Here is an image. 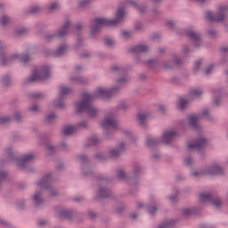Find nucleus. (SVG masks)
Segmentation results:
<instances>
[{"instance_id": "nucleus-1", "label": "nucleus", "mask_w": 228, "mask_h": 228, "mask_svg": "<svg viewBox=\"0 0 228 228\" xmlns=\"http://www.w3.org/2000/svg\"><path fill=\"white\" fill-rule=\"evenodd\" d=\"M119 90L120 87L115 86L109 90L99 88L93 94L88 93L82 94L81 101L75 103L77 113L86 112L91 118H95L99 110L95 106L92 105V101L96 99V97H101L102 99H111L113 94H117Z\"/></svg>"}, {"instance_id": "nucleus-2", "label": "nucleus", "mask_w": 228, "mask_h": 228, "mask_svg": "<svg viewBox=\"0 0 228 228\" xmlns=\"http://www.w3.org/2000/svg\"><path fill=\"white\" fill-rule=\"evenodd\" d=\"M124 7H119L116 12L115 19L113 20H107L104 18H96L94 20V25L91 26V37H95V34L102 26H115L118 24V22H122L124 19Z\"/></svg>"}, {"instance_id": "nucleus-3", "label": "nucleus", "mask_w": 228, "mask_h": 228, "mask_svg": "<svg viewBox=\"0 0 228 228\" xmlns=\"http://www.w3.org/2000/svg\"><path fill=\"white\" fill-rule=\"evenodd\" d=\"M142 174V166L138 163H134L133 166L132 175L126 176V173L122 169L117 171L118 179H126L131 184V186H138V178Z\"/></svg>"}, {"instance_id": "nucleus-4", "label": "nucleus", "mask_w": 228, "mask_h": 228, "mask_svg": "<svg viewBox=\"0 0 228 228\" xmlns=\"http://www.w3.org/2000/svg\"><path fill=\"white\" fill-rule=\"evenodd\" d=\"M51 77V68L49 66H43L40 69H34L31 76L26 79L23 85H33L37 81H45Z\"/></svg>"}, {"instance_id": "nucleus-5", "label": "nucleus", "mask_w": 228, "mask_h": 228, "mask_svg": "<svg viewBox=\"0 0 228 228\" xmlns=\"http://www.w3.org/2000/svg\"><path fill=\"white\" fill-rule=\"evenodd\" d=\"M110 179L106 176L98 175L96 177V184L98 186L97 198L98 199H110L112 196L111 190L108 189L107 184Z\"/></svg>"}, {"instance_id": "nucleus-6", "label": "nucleus", "mask_w": 228, "mask_h": 228, "mask_svg": "<svg viewBox=\"0 0 228 228\" xmlns=\"http://www.w3.org/2000/svg\"><path fill=\"white\" fill-rule=\"evenodd\" d=\"M5 154H7L10 161H15L17 167H19V168H22L23 170L26 168V165H28V163L35 159V155L32 153L27 154L21 159L15 157L12 147H9L5 150Z\"/></svg>"}, {"instance_id": "nucleus-7", "label": "nucleus", "mask_w": 228, "mask_h": 228, "mask_svg": "<svg viewBox=\"0 0 228 228\" xmlns=\"http://www.w3.org/2000/svg\"><path fill=\"white\" fill-rule=\"evenodd\" d=\"M203 117H207V120L208 122H213L214 118L213 116L209 115V110L208 109H205L203 112L197 116H189L187 118L188 124L190 126L191 129H193L194 131H199L200 129V126H199V120L202 118Z\"/></svg>"}, {"instance_id": "nucleus-8", "label": "nucleus", "mask_w": 228, "mask_h": 228, "mask_svg": "<svg viewBox=\"0 0 228 228\" xmlns=\"http://www.w3.org/2000/svg\"><path fill=\"white\" fill-rule=\"evenodd\" d=\"M228 13V6H221L219 7V12L216 15L213 12L208 11L206 12V19L209 22H224L225 20V14Z\"/></svg>"}, {"instance_id": "nucleus-9", "label": "nucleus", "mask_w": 228, "mask_h": 228, "mask_svg": "<svg viewBox=\"0 0 228 228\" xmlns=\"http://www.w3.org/2000/svg\"><path fill=\"white\" fill-rule=\"evenodd\" d=\"M69 28H70V20H68L62 25L61 29L58 30L55 34L45 35L44 37L45 42H51V40H53V38H56V37L63 38V37L69 33Z\"/></svg>"}, {"instance_id": "nucleus-10", "label": "nucleus", "mask_w": 228, "mask_h": 228, "mask_svg": "<svg viewBox=\"0 0 228 228\" xmlns=\"http://www.w3.org/2000/svg\"><path fill=\"white\" fill-rule=\"evenodd\" d=\"M77 159H78V162L82 165L81 170L83 175H85L86 177L93 175L94 171L92 170V167H90L88 165L90 163L88 158L86 155H78L77 156Z\"/></svg>"}, {"instance_id": "nucleus-11", "label": "nucleus", "mask_w": 228, "mask_h": 228, "mask_svg": "<svg viewBox=\"0 0 228 228\" xmlns=\"http://www.w3.org/2000/svg\"><path fill=\"white\" fill-rule=\"evenodd\" d=\"M52 175H53L51 173L46 174L45 177L37 183V184L41 188V190H49L50 197H56V195H58V192L53 190V188L51 187V183H49V179H51Z\"/></svg>"}, {"instance_id": "nucleus-12", "label": "nucleus", "mask_w": 228, "mask_h": 228, "mask_svg": "<svg viewBox=\"0 0 228 228\" xmlns=\"http://www.w3.org/2000/svg\"><path fill=\"white\" fill-rule=\"evenodd\" d=\"M200 200L201 202H211V205L217 208V209L222 208V201L220 200V198H213L211 194L201 193L200 194Z\"/></svg>"}, {"instance_id": "nucleus-13", "label": "nucleus", "mask_w": 228, "mask_h": 228, "mask_svg": "<svg viewBox=\"0 0 228 228\" xmlns=\"http://www.w3.org/2000/svg\"><path fill=\"white\" fill-rule=\"evenodd\" d=\"M0 56H2L0 59V63L2 67H6V65H10V63H12L13 60L19 58V54L17 53H14L8 58L4 57V46L1 43H0Z\"/></svg>"}, {"instance_id": "nucleus-14", "label": "nucleus", "mask_w": 228, "mask_h": 228, "mask_svg": "<svg viewBox=\"0 0 228 228\" xmlns=\"http://www.w3.org/2000/svg\"><path fill=\"white\" fill-rule=\"evenodd\" d=\"M208 143V139L204 137L198 138L192 143L188 144V149L191 151H203Z\"/></svg>"}, {"instance_id": "nucleus-15", "label": "nucleus", "mask_w": 228, "mask_h": 228, "mask_svg": "<svg viewBox=\"0 0 228 228\" xmlns=\"http://www.w3.org/2000/svg\"><path fill=\"white\" fill-rule=\"evenodd\" d=\"M185 35H186L187 38H190V40H191V42H193L194 47H196L197 49H199V47H200V33L194 32L192 30H187L185 32Z\"/></svg>"}, {"instance_id": "nucleus-16", "label": "nucleus", "mask_w": 228, "mask_h": 228, "mask_svg": "<svg viewBox=\"0 0 228 228\" xmlns=\"http://www.w3.org/2000/svg\"><path fill=\"white\" fill-rule=\"evenodd\" d=\"M206 175H224V167L215 164L204 170Z\"/></svg>"}, {"instance_id": "nucleus-17", "label": "nucleus", "mask_w": 228, "mask_h": 228, "mask_svg": "<svg viewBox=\"0 0 228 228\" xmlns=\"http://www.w3.org/2000/svg\"><path fill=\"white\" fill-rule=\"evenodd\" d=\"M176 136H177V133H175V131L167 130L164 132L162 135V140H160V142L165 145H170V142H172V140H174V138H175Z\"/></svg>"}, {"instance_id": "nucleus-18", "label": "nucleus", "mask_w": 228, "mask_h": 228, "mask_svg": "<svg viewBox=\"0 0 228 228\" xmlns=\"http://www.w3.org/2000/svg\"><path fill=\"white\" fill-rule=\"evenodd\" d=\"M111 72H118V74H122L123 77L117 79V83H127V77L126 76V69L124 68H120L118 66L110 67Z\"/></svg>"}, {"instance_id": "nucleus-19", "label": "nucleus", "mask_w": 228, "mask_h": 228, "mask_svg": "<svg viewBox=\"0 0 228 228\" xmlns=\"http://www.w3.org/2000/svg\"><path fill=\"white\" fill-rule=\"evenodd\" d=\"M74 215H76V212L74 210L62 208L59 211V218L66 220H72L74 218Z\"/></svg>"}, {"instance_id": "nucleus-20", "label": "nucleus", "mask_w": 228, "mask_h": 228, "mask_svg": "<svg viewBox=\"0 0 228 228\" xmlns=\"http://www.w3.org/2000/svg\"><path fill=\"white\" fill-rule=\"evenodd\" d=\"M124 151H126V143L120 142L118 148L110 150V158H118Z\"/></svg>"}, {"instance_id": "nucleus-21", "label": "nucleus", "mask_w": 228, "mask_h": 228, "mask_svg": "<svg viewBox=\"0 0 228 228\" xmlns=\"http://www.w3.org/2000/svg\"><path fill=\"white\" fill-rule=\"evenodd\" d=\"M145 143L150 149H155V147H158V145H159V143H162V142H161V140L156 137L148 136L146 138Z\"/></svg>"}, {"instance_id": "nucleus-22", "label": "nucleus", "mask_w": 228, "mask_h": 228, "mask_svg": "<svg viewBox=\"0 0 228 228\" xmlns=\"http://www.w3.org/2000/svg\"><path fill=\"white\" fill-rule=\"evenodd\" d=\"M35 208H40L44 204V200H42V191H37L32 197Z\"/></svg>"}, {"instance_id": "nucleus-23", "label": "nucleus", "mask_w": 228, "mask_h": 228, "mask_svg": "<svg viewBox=\"0 0 228 228\" xmlns=\"http://www.w3.org/2000/svg\"><path fill=\"white\" fill-rule=\"evenodd\" d=\"M130 53H147L149 51V46L145 45H138L133 46L129 49Z\"/></svg>"}, {"instance_id": "nucleus-24", "label": "nucleus", "mask_w": 228, "mask_h": 228, "mask_svg": "<svg viewBox=\"0 0 228 228\" xmlns=\"http://www.w3.org/2000/svg\"><path fill=\"white\" fill-rule=\"evenodd\" d=\"M149 117H151L149 113L137 114V121L139 122V126L141 127H145V122H147V118H149Z\"/></svg>"}, {"instance_id": "nucleus-25", "label": "nucleus", "mask_w": 228, "mask_h": 228, "mask_svg": "<svg viewBox=\"0 0 228 228\" xmlns=\"http://www.w3.org/2000/svg\"><path fill=\"white\" fill-rule=\"evenodd\" d=\"M102 127H103L105 131L108 130V127H114V129H117V124L113 119L107 118L104 121H102Z\"/></svg>"}, {"instance_id": "nucleus-26", "label": "nucleus", "mask_w": 228, "mask_h": 228, "mask_svg": "<svg viewBox=\"0 0 228 228\" xmlns=\"http://www.w3.org/2000/svg\"><path fill=\"white\" fill-rule=\"evenodd\" d=\"M159 208V205L156 203H151L146 206V210L151 216H154L156 215V211Z\"/></svg>"}, {"instance_id": "nucleus-27", "label": "nucleus", "mask_w": 228, "mask_h": 228, "mask_svg": "<svg viewBox=\"0 0 228 228\" xmlns=\"http://www.w3.org/2000/svg\"><path fill=\"white\" fill-rule=\"evenodd\" d=\"M56 118H57L56 114L49 113V114L45 116L44 122L47 126H53V124H54V120H56Z\"/></svg>"}, {"instance_id": "nucleus-28", "label": "nucleus", "mask_w": 228, "mask_h": 228, "mask_svg": "<svg viewBox=\"0 0 228 228\" xmlns=\"http://www.w3.org/2000/svg\"><path fill=\"white\" fill-rule=\"evenodd\" d=\"M70 81L73 83H78V85H88V78L81 76L70 77Z\"/></svg>"}, {"instance_id": "nucleus-29", "label": "nucleus", "mask_w": 228, "mask_h": 228, "mask_svg": "<svg viewBox=\"0 0 228 228\" xmlns=\"http://www.w3.org/2000/svg\"><path fill=\"white\" fill-rule=\"evenodd\" d=\"M199 213V208L194 207L191 208H183L182 209V215L183 216H190L191 215H197Z\"/></svg>"}, {"instance_id": "nucleus-30", "label": "nucleus", "mask_w": 228, "mask_h": 228, "mask_svg": "<svg viewBox=\"0 0 228 228\" xmlns=\"http://www.w3.org/2000/svg\"><path fill=\"white\" fill-rule=\"evenodd\" d=\"M67 52V45H62L57 48V50L54 52V56L56 58H61L63 54Z\"/></svg>"}, {"instance_id": "nucleus-31", "label": "nucleus", "mask_w": 228, "mask_h": 228, "mask_svg": "<svg viewBox=\"0 0 228 228\" xmlns=\"http://www.w3.org/2000/svg\"><path fill=\"white\" fill-rule=\"evenodd\" d=\"M100 142H101V140H99V138L95 136H92L87 139V143L86 144V147L95 146V145H98V143Z\"/></svg>"}, {"instance_id": "nucleus-32", "label": "nucleus", "mask_w": 228, "mask_h": 228, "mask_svg": "<svg viewBox=\"0 0 228 228\" xmlns=\"http://www.w3.org/2000/svg\"><path fill=\"white\" fill-rule=\"evenodd\" d=\"M74 131H76V126H66L62 129V134H63V136H69V135L72 134Z\"/></svg>"}, {"instance_id": "nucleus-33", "label": "nucleus", "mask_w": 228, "mask_h": 228, "mask_svg": "<svg viewBox=\"0 0 228 228\" xmlns=\"http://www.w3.org/2000/svg\"><path fill=\"white\" fill-rule=\"evenodd\" d=\"M129 4H132L134 6V8H136V10H138L139 12L141 13H145V10H147V6L145 5H138V4H136V2L130 0Z\"/></svg>"}, {"instance_id": "nucleus-34", "label": "nucleus", "mask_w": 228, "mask_h": 228, "mask_svg": "<svg viewBox=\"0 0 228 228\" xmlns=\"http://www.w3.org/2000/svg\"><path fill=\"white\" fill-rule=\"evenodd\" d=\"M60 92H61V94H60L59 97H61V98H64L65 95H69V94H70V92H72V89H70V87L61 86Z\"/></svg>"}, {"instance_id": "nucleus-35", "label": "nucleus", "mask_w": 228, "mask_h": 228, "mask_svg": "<svg viewBox=\"0 0 228 228\" xmlns=\"http://www.w3.org/2000/svg\"><path fill=\"white\" fill-rule=\"evenodd\" d=\"M147 64L150 69H158L159 67V60L158 59H151L147 61Z\"/></svg>"}, {"instance_id": "nucleus-36", "label": "nucleus", "mask_w": 228, "mask_h": 228, "mask_svg": "<svg viewBox=\"0 0 228 228\" xmlns=\"http://www.w3.org/2000/svg\"><path fill=\"white\" fill-rule=\"evenodd\" d=\"M10 75H4L1 78V84L3 86H10L11 85Z\"/></svg>"}, {"instance_id": "nucleus-37", "label": "nucleus", "mask_w": 228, "mask_h": 228, "mask_svg": "<svg viewBox=\"0 0 228 228\" xmlns=\"http://www.w3.org/2000/svg\"><path fill=\"white\" fill-rule=\"evenodd\" d=\"M202 94L203 92L200 89H192L189 91V95H191V97H200Z\"/></svg>"}, {"instance_id": "nucleus-38", "label": "nucleus", "mask_w": 228, "mask_h": 228, "mask_svg": "<svg viewBox=\"0 0 228 228\" xmlns=\"http://www.w3.org/2000/svg\"><path fill=\"white\" fill-rule=\"evenodd\" d=\"M40 12L39 6H33L30 9L27 10V15H37Z\"/></svg>"}, {"instance_id": "nucleus-39", "label": "nucleus", "mask_w": 228, "mask_h": 228, "mask_svg": "<svg viewBox=\"0 0 228 228\" xmlns=\"http://www.w3.org/2000/svg\"><path fill=\"white\" fill-rule=\"evenodd\" d=\"M63 99L61 96H59L57 100L53 102V104L56 108H65V103L63 102Z\"/></svg>"}, {"instance_id": "nucleus-40", "label": "nucleus", "mask_w": 228, "mask_h": 228, "mask_svg": "<svg viewBox=\"0 0 228 228\" xmlns=\"http://www.w3.org/2000/svg\"><path fill=\"white\" fill-rule=\"evenodd\" d=\"M90 3H92V0H82L79 2L78 6L81 10H86V8L90 6Z\"/></svg>"}, {"instance_id": "nucleus-41", "label": "nucleus", "mask_w": 228, "mask_h": 228, "mask_svg": "<svg viewBox=\"0 0 228 228\" xmlns=\"http://www.w3.org/2000/svg\"><path fill=\"white\" fill-rule=\"evenodd\" d=\"M6 177H8V173L4 170L0 169V190L1 186H3V183L6 180Z\"/></svg>"}, {"instance_id": "nucleus-42", "label": "nucleus", "mask_w": 228, "mask_h": 228, "mask_svg": "<svg viewBox=\"0 0 228 228\" xmlns=\"http://www.w3.org/2000/svg\"><path fill=\"white\" fill-rule=\"evenodd\" d=\"M8 22H10V18L6 14H4L0 18V24H1V26H7Z\"/></svg>"}, {"instance_id": "nucleus-43", "label": "nucleus", "mask_w": 228, "mask_h": 228, "mask_svg": "<svg viewBox=\"0 0 228 228\" xmlns=\"http://www.w3.org/2000/svg\"><path fill=\"white\" fill-rule=\"evenodd\" d=\"M162 68L165 70H168L170 69H174V61H168L164 62Z\"/></svg>"}, {"instance_id": "nucleus-44", "label": "nucleus", "mask_w": 228, "mask_h": 228, "mask_svg": "<svg viewBox=\"0 0 228 228\" xmlns=\"http://www.w3.org/2000/svg\"><path fill=\"white\" fill-rule=\"evenodd\" d=\"M103 42H104V45H105L107 47L112 48L113 45H114L113 40H111V38H110V37H105L103 38Z\"/></svg>"}, {"instance_id": "nucleus-45", "label": "nucleus", "mask_w": 228, "mask_h": 228, "mask_svg": "<svg viewBox=\"0 0 228 228\" xmlns=\"http://www.w3.org/2000/svg\"><path fill=\"white\" fill-rule=\"evenodd\" d=\"M10 122H12V118L9 116L0 117V124H10Z\"/></svg>"}, {"instance_id": "nucleus-46", "label": "nucleus", "mask_w": 228, "mask_h": 228, "mask_svg": "<svg viewBox=\"0 0 228 228\" xmlns=\"http://www.w3.org/2000/svg\"><path fill=\"white\" fill-rule=\"evenodd\" d=\"M183 165H186V167H191L193 165V159H191V157L184 158Z\"/></svg>"}, {"instance_id": "nucleus-47", "label": "nucleus", "mask_w": 228, "mask_h": 228, "mask_svg": "<svg viewBox=\"0 0 228 228\" xmlns=\"http://www.w3.org/2000/svg\"><path fill=\"white\" fill-rule=\"evenodd\" d=\"M207 34L208 37H210V38H216V37H218V32L215 29H208Z\"/></svg>"}, {"instance_id": "nucleus-48", "label": "nucleus", "mask_w": 228, "mask_h": 228, "mask_svg": "<svg viewBox=\"0 0 228 228\" xmlns=\"http://www.w3.org/2000/svg\"><path fill=\"white\" fill-rule=\"evenodd\" d=\"M28 29L26 28H20L15 30L16 35L19 37H22V35H25L27 33Z\"/></svg>"}, {"instance_id": "nucleus-49", "label": "nucleus", "mask_w": 228, "mask_h": 228, "mask_svg": "<svg viewBox=\"0 0 228 228\" xmlns=\"http://www.w3.org/2000/svg\"><path fill=\"white\" fill-rule=\"evenodd\" d=\"M215 68L214 64L208 65L205 69H203V72L206 74V76H209L211 74V71Z\"/></svg>"}, {"instance_id": "nucleus-50", "label": "nucleus", "mask_w": 228, "mask_h": 228, "mask_svg": "<svg viewBox=\"0 0 228 228\" xmlns=\"http://www.w3.org/2000/svg\"><path fill=\"white\" fill-rule=\"evenodd\" d=\"M29 99H40V97H44L43 94L40 93H32L28 94Z\"/></svg>"}, {"instance_id": "nucleus-51", "label": "nucleus", "mask_w": 228, "mask_h": 228, "mask_svg": "<svg viewBox=\"0 0 228 228\" xmlns=\"http://www.w3.org/2000/svg\"><path fill=\"white\" fill-rule=\"evenodd\" d=\"M17 208H18V209H20V210H22V209H24V208H26V203L24 202L23 200H20L17 202Z\"/></svg>"}, {"instance_id": "nucleus-52", "label": "nucleus", "mask_w": 228, "mask_h": 228, "mask_svg": "<svg viewBox=\"0 0 228 228\" xmlns=\"http://www.w3.org/2000/svg\"><path fill=\"white\" fill-rule=\"evenodd\" d=\"M121 37H123V38H129L130 37H131V35H133V33L132 32H130V31H127V30H123V31H121Z\"/></svg>"}, {"instance_id": "nucleus-53", "label": "nucleus", "mask_w": 228, "mask_h": 228, "mask_svg": "<svg viewBox=\"0 0 228 228\" xmlns=\"http://www.w3.org/2000/svg\"><path fill=\"white\" fill-rule=\"evenodd\" d=\"M49 12H54L56 8H58V2L52 3L50 5H48Z\"/></svg>"}, {"instance_id": "nucleus-54", "label": "nucleus", "mask_w": 228, "mask_h": 228, "mask_svg": "<svg viewBox=\"0 0 228 228\" xmlns=\"http://www.w3.org/2000/svg\"><path fill=\"white\" fill-rule=\"evenodd\" d=\"M125 209H126V205H124V204L120 205V206L116 209L117 215H121L122 213H124Z\"/></svg>"}, {"instance_id": "nucleus-55", "label": "nucleus", "mask_w": 228, "mask_h": 228, "mask_svg": "<svg viewBox=\"0 0 228 228\" xmlns=\"http://www.w3.org/2000/svg\"><path fill=\"white\" fill-rule=\"evenodd\" d=\"M186 104H188V101H186L184 99H180V101H179V108H180V110H183V108H185Z\"/></svg>"}, {"instance_id": "nucleus-56", "label": "nucleus", "mask_w": 228, "mask_h": 228, "mask_svg": "<svg viewBox=\"0 0 228 228\" xmlns=\"http://www.w3.org/2000/svg\"><path fill=\"white\" fill-rule=\"evenodd\" d=\"M77 127H80L81 129H86V127H88V124L86 123V121H81L77 124Z\"/></svg>"}, {"instance_id": "nucleus-57", "label": "nucleus", "mask_w": 228, "mask_h": 228, "mask_svg": "<svg viewBox=\"0 0 228 228\" xmlns=\"http://www.w3.org/2000/svg\"><path fill=\"white\" fill-rule=\"evenodd\" d=\"M29 60V54H25V55H22L20 58V61H22V63H28Z\"/></svg>"}, {"instance_id": "nucleus-58", "label": "nucleus", "mask_w": 228, "mask_h": 228, "mask_svg": "<svg viewBox=\"0 0 228 228\" xmlns=\"http://www.w3.org/2000/svg\"><path fill=\"white\" fill-rule=\"evenodd\" d=\"M28 111H31L32 113H38V106L32 105L28 108Z\"/></svg>"}, {"instance_id": "nucleus-59", "label": "nucleus", "mask_w": 228, "mask_h": 228, "mask_svg": "<svg viewBox=\"0 0 228 228\" xmlns=\"http://www.w3.org/2000/svg\"><path fill=\"white\" fill-rule=\"evenodd\" d=\"M201 65H202V61H197L194 63V68H193L194 72H197V70H199V69H200Z\"/></svg>"}, {"instance_id": "nucleus-60", "label": "nucleus", "mask_w": 228, "mask_h": 228, "mask_svg": "<svg viewBox=\"0 0 228 228\" xmlns=\"http://www.w3.org/2000/svg\"><path fill=\"white\" fill-rule=\"evenodd\" d=\"M118 110H123V111H126L127 110L126 102H121L118 106Z\"/></svg>"}, {"instance_id": "nucleus-61", "label": "nucleus", "mask_w": 228, "mask_h": 228, "mask_svg": "<svg viewBox=\"0 0 228 228\" xmlns=\"http://www.w3.org/2000/svg\"><path fill=\"white\" fill-rule=\"evenodd\" d=\"M22 119V116H20V112L17 111L14 113V120L16 122H20V120Z\"/></svg>"}, {"instance_id": "nucleus-62", "label": "nucleus", "mask_w": 228, "mask_h": 228, "mask_svg": "<svg viewBox=\"0 0 228 228\" xmlns=\"http://www.w3.org/2000/svg\"><path fill=\"white\" fill-rule=\"evenodd\" d=\"M95 159H100V161H104L106 159V157L101 153H97L94 155Z\"/></svg>"}, {"instance_id": "nucleus-63", "label": "nucleus", "mask_w": 228, "mask_h": 228, "mask_svg": "<svg viewBox=\"0 0 228 228\" xmlns=\"http://www.w3.org/2000/svg\"><path fill=\"white\" fill-rule=\"evenodd\" d=\"M174 65H181L183 61L181 59L177 56L175 55V61H173Z\"/></svg>"}, {"instance_id": "nucleus-64", "label": "nucleus", "mask_w": 228, "mask_h": 228, "mask_svg": "<svg viewBox=\"0 0 228 228\" xmlns=\"http://www.w3.org/2000/svg\"><path fill=\"white\" fill-rule=\"evenodd\" d=\"M169 200L174 204V202H177V194H174L172 196H169Z\"/></svg>"}]
</instances>
